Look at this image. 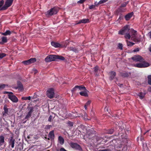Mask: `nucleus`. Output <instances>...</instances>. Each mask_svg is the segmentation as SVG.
<instances>
[{"label":"nucleus","mask_w":151,"mask_h":151,"mask_svg":"<svg viewBox=\"0 0 151 151\" xmlns=\"http://www.w3.org/2000/svg\"><path fill=\"white\" fill-rule=\"evenodd\" d=\"M130 33H131V35H130L129 33L128 32L125 34L124 37L126 39H130L131 37L132 40H133L135 39L136 38V36L137 35L136 31L135 30L133 29H131L130 30Z\"/></svg>","instance_id":"1"},{"label":"nucleus","mask_w":151,"mask_h":151,"mask_svg":"<svg viewBox=\"0 0 151 151\" xmlns=\"http://www.w3.org/2000/svg\"><path fill=\"white\" fill-rule=\"evenodd\" d=\"M59 11V9L57 7L51 8L49 10L45 13V15L47 17H50L53 15L55 14Z\"/></svg>","instance_id":"2"},{"label":"nucleus","mask_w":151,"mask_h":151,"mask_svg":"<svg viewBox=\"0 0 151 151\" xmlns=\"http://www.w3.org/2000/svg\"><path fill=\"white\" fill-rule=\"evenodd\" d=\"M130 27L128 24H127L119 32L118 34L121 35H124L125 34L130 32Z\"/></svg>","instance_id":"3"},{"label":"nucleus","mask_w":151,"mask_h":151,"mask_svg":"<svg viewBox=\"0 0 151 151\" xmlns=\"http://www.w3.org/2000/svg\"><path fill=\"white\" fill-rule=\"evenodd\" d=\"M96 132L93 129H89L87 130V132L88 138L90 139H93L95 137Z\"/></svg>","instance_id":"4"},{"label":"nucleus","mask_w":151,"mask_h":151,"mask_svg":"<svg viewBox=\"0 0 151 151\" xmlns=\"http://www.w3.org/2000/svg\"><path fill=\"white\" fill-rule=\"evenodd\" d=\"M13 0H6L4 5L0 9V10H5L10 7L12 4Z\"/></svg>","instance_id":"5"},{"label":"nucleus","mask_w":151,"mask_h":151,"mask_svg":"<svg viewBox=\"0 0 151 151\" xmlns=\"http://www.w3.org/2000/svg\"><path fill=\"white\" fill-rule=\"evenodd\" d=\"M6 93L10 94L8 95V98L13 102L16 103L18 101V98L15 95H13V93L12 92H6Z\"/></svg>","instance_id":"6"},{"label":"nucleus","mask_w":151,"mask_h":151,"mask_svg":"<svg viewBox=\"0 0 151 151\" xmlns=\"http://www.w3.org/2000/svg\"><path fill=\"white\" fill-rule=\"evenodd\" d=\"M45 61L47 63L55 61V55H50L47 56L45 58Z\"/></svg>","instance_id":"7"},{"label":"nucleus","mask_w":151,"mask_h":151,"mask_svg":"<svg viewBox=\"0 0 151 151\" xmlns=\"http://www.w3.org/2000/svg\"><path fill=\"white\" fill-rule=\"evenodd\" d=\"M131 59L134 61L136 62H143L145 61L144 58L139 55H135L131 58Z\"/></svg>","instance_id":"8"},{"label":"nucleus","mask_w":151,"mask_h":151,"mask_svg":"<svg viewBox=\"0 0 151 151\" xmlns=\"http://www.w3.org/2000/svg\"><path fill=\"white\" fill-rule=\"evenodd\" d=\"M27 109L29 111L25 117L24 119L28 120L31 116L32 113L33 111L34 108L33 107L29 106L27 108Z\"/></svg>","instance_id":"9"},{"label":"nucleus","mask_w":151,"mask_h":151,"mask_svg":"<svg viewBox=\"0 0 151 151\" xmlns=\"http://www.w3.org/2000/svg\"><path fill=\"white\" fill-rule=\"evenodd\" d=\"M70 145L73 148H74L80 151H82V150L81 146L76 143L71 142L70 144Z\"/></svg>","instance_id":"10"},{"label":"nucleus","mask_w":151,"mask_h":151,"mask_svg":"<svg viewBox=\"0 0 151 151\" xmlns=\"http://www.w3.org/2000/svg\"><path fill=\"white\" fill-rule=\"evenodd\" d=\"M143 63H139L135 65L134 66L136 67L139 68H145L149 66L150 65L149 63L145 62Z\"/></svg>","instance_id":"11"},{"label":"nucleus","mask_w":151,"mask_h":151,"mask_svg":"<svg viewBox=\"0 0 151 151\" xmlns=\"http://www.w3.org/2000/svg\"><path fill=\"white\" fill-rule=\"evenodd\" d=\"M47 95L50 99H52L54 96V89L52 88L49 89L47 91Z\"/></svg>","instance_id":"12"},{"label":"nucleus","mask_w":151,"mask_h":151,"mask_svg":"<svg viewBox=\"0 0 151 151\" xmlns=\"http://www.w3.org/2000/svg\"><path fill=\"white\" fill-rule=\"evenodd\" d=\"M78 89L79 91H82L83 90H86V87L83 85H76L71 90L72 92L74 93Z\"/></svg>","instance_id":"13"},{"label":"nucleus","mask_w":151,"mask_h":151,"mask_svg":"<svg viewBox=\"0 0 151 151\" xmlns=\"http://www.w3.org/2000/svg\"><path fill=\"white\" fill-rule=\"evenodd\" d=\"M36 61V58H31L29 60L24 61H23L22 63L24 65H28L32 63H34Z\"/></svg>","instance_id":"14"},{"label":"nucleus","mask_w":151,"mask_h":151,"mask_svg":"<svg viewBox=\"0 0 151 151\" xmlns=\"http://www.w3.org/2000/svg\"><path fill=\"white\" fill-rule=\"evenodd\" d=\"M51 45L52 46H54L55 47H66V45L60 44L58 42H51Z\"/></svg>","instance_id":"15"},{"label":"nucleus","mask_w":151,"mask_h":151,"mask_svg":"<svg viewBox=\"0 0 151 151\" xmlns=\"http://www.w3.org/2000/svg\"><path fill=\"white\" fill-rule=\"evenodd\" d=\"M15 140L13 137H12L9 140V145L11 146L12 148H14V146Z\"/></svg>","instance_id":"16"},{"label":"nucleus","mask_w":151,"mask_h":151,"mask_svg":"<svg viewBox=\"0 0 151 151\" xmlns=\"http://www.w3.org/2000/svg\"><path fill=\"white\" fill-rule=\"evenodd\" d=\"M88 91L86 88V90H83L79 93L80 95L85 97L88 96Z\"/></svg>","instance_id":"17"},{"label":"nucleus","mask_w":151,"mask_h":151,"mask_svg":"<svg viewBox=\"0 0 151 151\" xmlns=\"http://www.w3.org/2000/svg\"><path fill=\"white\" fill-rule=\"evenodd\" d=\"M89 22V19H84L80 20L76 24H79L81 23H86Z\"/></svg>","instance_id":"18"},{"label":"nucleus","mask_w":151,"mask_h":151,"mask_svg":"<svg viewBox=\"0 0 151 151\" xmlns=\"http://www.w3.org/2000/svg\"><path fill=\"white\" fill-rule=\"evenodd\" d=\"M133 14V12L129 13L125 16V18L127 21L129 20L132 17Z\"/></svg>","instance_id":"19"},{"label":"nucleus","mask_w":151,"mask_h":151,"mask_svg":"<svg viewBox=\"0 0 151 151\" xmlns=\"http://www.w3.org/2000/svg\"><path fill=\"white\" fill-rule=\"evenodd\" d=\"M110 74L109 79L110 80H112L116 76V73L114 71H111L110 73Z\"/></svg>","instance_id":"20"},{"label":"nucleus","mask_w":151,"mask_h":151,"mask_svg":"<svg viewBox=\"0 0 151 151\" xmlns=\"http://www.w3.org/2000/svg\"><path fill=\"white\" fill-rule=\"evenodd\" d=\"M5 142L4 137L3 135H0V147L4 145Z\"/></svg>","instance_id":"21"},{"label":"nucleus","mask_w":151,"mask_h":151,"mask_svg":"<svg viewBox=\"0 0 151 151\" xmlns=\"http://www.w3.org/2000/svg\"><path fill=\"white\" fill-rule=\"evenodd\" d=\"M58 59L63 61L65 60V58L62 56L58 55H55V61H58Z\"/></svg>","instance_id":"22"},{"label":"nucleus","mask_w":151,"mask_h":151,"mask_svg":"<svg viewBox=\"0 0 151 151\" xmlns=\"http://www.w3.org/2000/svg\"><path fill=\"white\" fill-rule=\"evenodd\" d=\"M48 137L50 139H54L55 137L54 130H52L50 132L48 135Z\"/></svg>","instance_id":"23"},{"label":"nucleus","mask_w":151,"mask_h":151,"mask_svg":"<svg viewBox=\"0 0 151 151\" xmlns=\"http://www.w3.org/2000/svg\"><path fill=\"white\" fill-rule=\"evenodd\" d=\"M4 112L3 113V115L6 116L8 115V112H9L8 109L6 107V105L4 107Z\"/></svg>","instance_id":"24"},{"label":"nucleus","mask_w":151,"mask_h":151,"mask_svg":"<svg viewBox=\"0 0 151 151\" xmlns=\"http://www.w3.org/2000/svg\"><path fill=\"white\" fill-rule=\"evenodd\" d=\"M58 139L60 144L62 145L64 143V139L62 137L60 136H59L58 138Z\"/></svg>","instance_id":"25"},{"label":"nucleus","mask_w":151,"mask_h":151,"mask_svg":"<svg viewBox=\"0 0 151 151\" xmlns=\"http://www.w3.org/2000/svg\"><path fill=\"white\" fill-rule=\"evenodd\" d=\"M121 76L124 77H128L130 75V73H128L127 72H124L121 73Z\"/></svg>","instance_id":"26"},{"label":"nucleus","mask_w":151,"mask_h":151,"mask_svg":"<svg viewBox=\"0 0 151 151\" xmlns=\"http://www.w3.org/2000/svg\"><path fill=\"white\" fill-rule=\"evenodd\" d=\"M17 88L19 90H22L23 89V85L20 82L18 83Z\"/></svg>","instance_id":"27"},{"label":"nucleus","mask_w":151,"mask_h":151,"mask_svg":"<svg viewBox=\"0 0 151 151\" xmlns=\"http://www.w3.org/2000/svg\"><path fill=\"white\" fill-rule=\"evenodd\" d=\"M12 32H11L9 30H6L4 33H2V35H3L6 36L7 35H10Z\"/></svg>","instance_id":"28"},{"label":"nucleus","mask_w":151,"mask_h":151,"mask_svg":"<svg viewBox=\"0 0 151 151\" xmlns=\"http://www.w3.org/2000/svg\"><path fill=\"white\" fill-rule=\"evenodd\" d=\"M145 94L144 93H143L142 92H140L139 93L138 96L140 99H142L145 97Z\"/></svg>","instance_id":"29"},{"label":"nucleus","mask_w":151,"mask_h":151,"mask_svg":"<svg viewBox=\"0 0 151 151\" xmlns=\"http://www.w3.org/2000/svg\"><path fill=\"white\" fill-rule=\"evenodd\" d=\"M69 49L71 51H72L75 52H78V50L77 48L74 47H71L69 48Z\"/></svg>","instance_id":"30"},{"label":"nucleus","mask_w":151,"mask_h":151,"mask_svg":"<svg viewBox=\"0 0 151 151\" xmlns=\"http://www.w3.org/2000/svg\"><path fill=\"white\" fill-rule=\"evenodd\" d=\"M22 99L25 100H31V97L30 96L28 97L23 96L22 98Z\"/></svg>","instance_id":"31"},{"label":"nucleus","mask_w":151,"mask_h":151,"mask_svg":"<svg viewBox=\"0 0 151 151\" xmlns=\"http://www.w3.org/2000/svg\"><path fill=\"white\" fill-rule=\"evenodd\" d=\"M2 41L4 43H5L7 42V38L6 37H1Z\"/></svg>","instance_id":"32"},{"label":"nucleus","mask_w":151,"mask_h":151,"mask_svg":"<svg viewBox=\"0 0 151 151\" xmlns=\"http://www.w3.org/2000/svg\"><path fill=\"white\" fill-rule=\"evenodd\" d=\"M127 45L128 46H132L134 45V43L129 42L127 40H126Z\"/></svg>","instance_id":"33"},{"label":"nucleus","mask_w":151,"mask_h":151,"mask_svg":"<svg viewBox=\"0 0 151 151\" xmlns=\"http://www.w3.org/2000/svg\"><path fill=\"white\" fill-rule=\"evenodd\" d=\"M148 83L150 85H151V75H149L147 77Z\"/></svg>","instance_id":"34"},{"label":"nucleus","mask_w":151,"mask_h":151,"mask_svg":"<svg viewBox=\"0 0 151 151\" xmlns=\"http://www.w3.org/2000/svg\"><path fill=\"white\" fill-rule=\"evenodd\" d=\"M6 55V54L4 53H0V59H2L5 57Z\"/></svg>","instance_id":"35"},{"label":"nucleus","mask_w":151,"mask_h":151,"mask_svg":"<svg viewBox=\"0 0 151 151\" xmlns=\"http://www.w3.org/2000/svg\"><path fill=\"white\" fill-rule=\"evenodd\" d=\"M4 0H1L0 1V9L2 8V6L3 5L4 3ZM2 10H0L1 11Z\"/></svg>","instance_id":"36"},{"label":"nucleus","mask_w":151,"mask_h":151,"mask_svg":"<svg viewBox=\"0 0 151 151\" xmlns=\"http://www.w3.org/2000/svg\"><path fill=\"white\" fill-rule=\"evenodd\" d=\"M114 132V130L113 129H110L107 132V133L109 134H112Z\"/></svg>","instance_id":"37"},{"label":"nucleus","mask_w":151,"mask_h":151,"mask_svg":"<svg viewBox=\"0 0 151 151\" xmlns=\"http://www.w3.org/2000/svg\"><path fill=\"white\" fill-rule=\"evenodd\" d=\"M96 142L102 139V138L101 137L96 136Z\"/></svg>","instance_id":"38"},{"label":"nucleus","mask_w":151,"mask_h":151,"mask_svg":"<svg viewBox=\"0 0 151 151\" xmlns=\"http://www.w3.org/2000/svg\"><path fill=\"white\" fill-rule=\"evenodd\" d=\"M108 0H100V1L99 2V4H102L107 2Z\"/></svg>","instance_id":"39"},{"label":"nucleus","mask_w":151,"mask_h":151,"mask_svg":"<svg viewBox=\"0 0 151 151\" xmlns=\"http://www.w3.org/2000/svg\"><path fill=\"white\" fill-rule=\"evenodd\" d=\"M6 86V85L5 84H0V90L3 89L5 88Z\"/></svg>","instance_id":"40"},{"label":"nucleus","mask_w":151,"mask_h":151,"mask_svg":"<svg viewBox=\"0 0 151 151\" xmlns=\"http://www.w3.org/2000/svg\"><path fill=\"white\" fill-rule=\"evenodd\" d=\"M67 124L70 127H73V123L70 121H68Z\"/></svg>","instance_id":"41"},{"label":"nucleus","mask_w":151,"mask_h":151,"mask_svg":"<svg viewBox=\"0 0 151 151\" xmlns=\"http://www.w3.org/2000/svg\"><path fill=\"white\" fill-rule=\"evenodd\" d=\"M122 47L123 46L122 44L121 43H119L118 45V48L120 50H122Z\"/></svg>","instance_id":"42"},{"label":"nucleus","mask_w":151,"mask_h":151,"mask_svg":"<svg viewBox=\"0 0 151 151\" xmlns=\"http://www.w3.org/2000/svg\"><path fill=\"white\" fill-rule=\"evenodd\" d=\"M99 67L96 66L94 68V71L95 73H97L99 70Z\"/></svg>","instance_id":"43"},{"label":"nucleus","mask_w":151,"mask_h":151,"mask_svg":"<svg viewBox=\"0 0 151 151\" xmlns=\"http://www.w3.org/2000/svg\"><path fill=\"white\" fill-rule=\"evenodd\" d=\"M128 2H124V3H123V4H122L121 5V7H125L127 4H128Z\"/></svg>","instance_id":"44"},{"label":"nucleus","mask_w":151,"mask_h":151,"mask_svg":"<svg viewBox=\"0 0 151 151\" xmlns=\"http://www.w3.org/2000/svg\"><path fill=\"white\" fill-rule=\"evenodd\" d=\"M98 151H111V150L109 149L100 150Z\"/></svg>","instance_id":"45"},{"label":"nucleus","mask_w":151,"mask_h":151,"mask_svg":"<svg viewBox=\"0 0 151 151\" xmlns=\"http://www.w3.org/2000/svg\"><path fill=\"white\" fill-rule=\"evenodd\" d=\"M95 7V5H92L89 6V9H91L94 8Z\"/></svg>","instance_id":"46"},{"label":"nucleus","mask_w":151,"mask_h":151,"mask_svg":"<svg viewBox=\"0 0 151 151\" xmlns=\"http://www.w3.org/2000/svg\"><path fill=\"white\" fill-rule=\"evenodd\" d=\"M139 48H137L136 49H134V50L133 51V52H138L139 50Z\"/></svg>","instance_id":"47"},{"label":"nucleus","mask_w":151,"mask_h":151,"mask_svg":"<svg viewBox=\"0 0 151 151\" xmlns=\"http://www.w3.org/2000/svg\"><path fill=\"white\" fill-rule=\"evenodd\" d=\"M84 2L83 0H80L78 1L77 3L78 4H82Z\"/></svg>","instance_id":"48"},{"label":"nucleus","mask_w":151,"mask_h":151,"mask_svg":"<svg viewBox=\"0 0 151 151\" xmlns=\"http://www.w3.org/2000/svg\"><path fill=\"white\" fill-rule=\"evenodd\" d=\"M123 15H121L120 16L118 19V20H123Z\"/></svg>","instance_id":"49"},{"label":"nucleus","mask_w":151,"mask_h":151,"mask_svg":"<svg viewBox=\"0 0 151 151\" xmlns=\"http://www.w3.org/2000/svg\"><path fill=\"white\" fill-rule=\"evenodd\" d=\"M91 103V101H88L86 104L85 105H86L87 106H88L90 105Z\"/></svg>","instance_id":"50"},{"label":"nucleus","mask_w":151,"mask_h":151,"mask_svg":"<svg viewBox=\"0 0 151 151\" xmlns=\"http://www.w3.org/2000/svg\"><path fill=\"white\" fill-rule=\"evenodd\" d=\"M52 120V116L51 115H50L48 119V121L49 122H51Z\"/></svg>","instance_id":"51"},{"label":"nucleus","mask_w":151,"mask_h":151,"mask_svg":"<svg viewBox=\"0 0 151 151\" xmlns=\"http://www.w3.org/2000/svg\"><path fill=\"white\" fill-rule=\"evenodd\" d=\"M60 151H67L64 148H61L60 149Z\"/></svg>","instance_id":"52"},{"label":"nucleus","mask_w":151,"mask_h":151,"mask_svg":"<svg viewBox=\"0 0 151 151\" xmlns=\"http://www.w3.org/2000/svg\"><path fill=\"white\" fill-rule=\"evenodd\" d=\"M32 71H34V72H35L34 73L35 74H36L37 72V70L35 68H33V70H32Z\"/></svg>","instance_id":"53"},{"label":"nucleus","mask_w":151,"mask_h":151,"mask_svg":"<svg viewBox=\"0 0 151 151\" xmlns=\"http://www.w3.org/2000/svg\"><path fill=\"white\" fill-rule=\"evenodd\" d=\"M99 4H99V2L97 3V1H96V2H95V3H94V5H95V6H98V5Z\"/></svg>","instance_id":"54"},{"label":"nucleus","mask_w":151,"mask_h":151,"mask_svg":"<svg viewBox=\"0 0 151 151\" xmlns=\"http://www.w3.org/2000/svg\"><path fill=\"white\" fill-rule=\"evenodd\" d=\"M148 34L150 38L151 39V31L149 32Z\"/></svg>","instance_id":"55"},{"label":"nucleus","mask_w":151,"mask_h":151,"mask_svg":"<svg viewBox=\"0 0 151 151\" xmlns=\"http://www.w3.org/2000/svg\"><path fill=\"white\" fill-rule=\"evenodd\" d=\"M84 114L85 118H87V114H86V112H84Z\"/></svg>","instance_id":"56"},{"label":"nucleus","mask_w":151,"mask_h":151,"mask_svg":"<svg viewBox=\"0 0 151 151\" xmlns=\"http://www.w3.org/2000/svg\"><path fill=\"white\" fill-rule=\"evenodd\" d=\"M148 91L150 92H151V87H149L148 88Z\"/></svg>","instance_id":"57"},{"label":"nucleus","mask_w":151,"mask_h":151,"mask_svg":"<svg viewBox=\"0 0 151 151\" xmlns=\"http://www.w3.org/2000/svg\"><path fill=\"white\" fill-rule=\"evenodd\" d=\"M149 50L151 52V45L149 47Z\"/></svg>","instance_id":"58"},{"label":"nucleus","mask_w":151,"mask_h":151,"mask_svg":"<svg viewBox=\"0 0 151 151\" xmlns=\"http://www.w3.org/2000/svg\"><path fill=\"white\" fill-rule=\"evenodd\" d=\"M88 106L86 105H84V108H85V109L86 110L87 109V106Z\"/></svg>","instance_id":"59"},{"label":"nucleus","mask_w":151,"mask_h":151,"mask_svg":"<svg viewBox=\"0 0 151 151\" xmlns=\"http://www.w3.org/2000/svg\"><path fill=\"white\" fill-rule=\"evenodd\" d=\"M124 148H125V149L126 148V149H127V146H125L123 148V150H124Z\"/></svg>","instance_id":"60"},{"label":"nucleus","mask_w":151,"mask_h":151,"mask_svg":"<svg viewBox=\"0 0 151 151\" xmlns=\"http://www.w3.org/2000/svg\"><path fill=\"white\" fill-rule=\"evenodd\" d=\"M2 120V118L0 117V122Z\"/></svg>","instance_id":"61"},{"label":"nucleus","mask_w":151,"mask_h":151,"mask_svg":"<svg viewBox=\"0 0 151 151\" xmlns=\"http://www.w3.org/2000/svg\"><path fill=\"white\" fill-rule=\"evenodd\" d=\"M26 122V121H24V122H23V123H25Z\"/></svg>","instance_id":"62"},{"label":"nucleus","mask_w":151,"mask_h":151,"mask_svg":"<svg viewBox=\"0 0 151 151\" xmlns=\"http://www.w3.org/2000/svg\"><path fill=\"white\" fill-rule=\"evenodd\" d=\"M91 112L94 115V112L93 111H91Z\"/></svg>","instance_id":"63"},{"label":"nucleus","mask_w":151,"mask_h":151,"mask_svg":"<svg viewBox=\"0 0 151 151\" xmlns=\"http://www.w3.org/2000/svg\"><path fill=\"white\" fill-rule=\"evenodd\" d=\"M121 85H123L122 84H120Z\"/></svg>","instance_id":"64"}]
</instances>
